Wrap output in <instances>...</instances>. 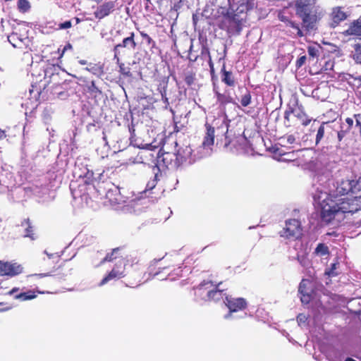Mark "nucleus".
<instances>
[{"label":"nucleus","mask_w":361,"mask_h":361,"mask_svg":"<svg viewBox=\"0 0 361 361\" xmlns=\"http://www.w3.org/2000/svg\"><path fill=\"white\" fill-rule=\"evenodd\" d=\"M357 200L328 197L322 204L320 217L326 224L336 220L341 221L345 218L346 214H353L359 210Z\"/></svg>","instance_id":"nucleus-1"},{"label":"nucleus","mask_w":361,"mask_h":361,"mask_svg":"<svg viewBox=\"0 0 361 361\" xmlns=\"http://www.w3.org/2000/svg\"><path fill=\"white\" fill-rule=\"evenodd\" d=\"M177 142H175L176 149L173 152L165 151L162 147L159 152L158 162L170 169H178L185 164L191 157L192 149L188 146L180 147L178 149Z\"/></svg>","instance_id":"nucleus-2"},{"label":"nucleus","mask_w":361,"mask_h":361,"mask_svg":"<svg viewBox=\"0 0 361 361\" xmlns=\"http://www.w3.org/2000/svg\"><path fill=\"white\" fill-rule=\"evenodd\" d=\"M218 13L221 15L218 27L225 30L229 37L240 34L244 22L243 16L235 14L233 7H220Z\"/></svg>","instance_id":"nucleus-3"},{"label":"nucleus","mask_w":361,"mask_h":361,"mask_svg":"<svg viewBox=\"0 0 361 361\" xmlns=\"http://www.w3.org/2000/svg\"><path fill=\"white\" fill-rule=\"evenodd\" d=\"M61 68L59 65L49 64L44 70V80L47 83L43 85V89L37 87V85H32V89L30 92H33L36 89L39 97L44 99H48V92L53 88H58L60 85L59 72Z\"/></svg>","instance_id":"nucleus-4"},{"label":"nucleus","mask_w":361,"mask_h":361,"mask_svg":"<svg viewBox=\"0 0 361 361\" xmlns=\"http://www.w3.org/2000/svg\"><path fill=\"white\" fill-rule=\"evenodd\" d=\"M279 235L285 239H299L302 235L301 222L295 219L286 221L285 227L279 232Z\"/></svg>","instance_id":"nucleus-5"},{"label":"nucleus","mask_w":361,"mask_h":361,"mask_svg":"<svg viewBox=\"0 0 361 361\" xmlns=\"http://www.w3.org/2000/svg\"><path fill=\"white\" fill-rule=\"evenodd\" d=\"M224 302L229 310V314L226 316V318H228L231 313L244 310L247 307V302L243 298H234L231 295H226Z\"/></svg>","instance_id":"nucleus-6"},{"label":"nucleus","mask_w":361,"mask_h":361,"mask_svg":"<svg viewBox=\"0 0 361 361\" xmlns=\"http://www.w3.org/2000/svg\"><path fill=\"white\" fill-rule=\"evenodd\" d=\"M125 263L116 264L113 269L100 281L99 286H104L112 280H118L126 276L125 273Z\"/></svg>","instance_id":"nucleus-7"},{"label":"nucleus","mask_w":361,"mask_h":361,"mask_svg":"<svg viewBox=\"0 0 361 361\" xmlns=\"http://www.w3.org/2000/svg\"><path fill=\"white\" fill-rule=\"evenodd\" d=\"M23 268L20 264L0 261V276L13 277L23 272Z\"/></svg>","instance_id":"nucleus-8"},{"label":"nucleus","mask_w":361,"mask_h":361,"mask_svg":"<svg viewBox=\"0 0 361 361\" xmlns=\"http://www.w3.org/2000/svg\"><path fill=\"white\" fill-rule=\"evenodd\" d=\"M127 255L126 252L125 246H121L111 250L110 252L106 253V256L101 261V264H104L107 262H112L117 259H119L120 263H124Z\"/></svg>","instance_id":"nucleus-9"},{"label":"nucleus","mask_w":361,"mask_h":361,"mask_svg":"<svg viewBox=\"0 0 361 361\" xmlns=\"http://www.w3.org/2000/svg\"><path fill=\"white\" fill-rule=\"evenodd\" d=\"M115 1H105L97 8L94 12V16L97 19L102 20L112 13L115 11Z\"/></svg>","instance_id":"nucleus-10"},{"label":"nucleus","mask_w":361,"mask_h":361,"mask_svg":"<svg viewBox=\"0 0 361 361\" xmlns=\"http://www.w3.org/2000/svg\"><path fill=\"white\" fill-rule=\"evenodd\" d=\"M135 33L130 32V36L126 37L123 39L121 43L116 44L114 48V59H116L117 61H119L118 55L120 54V49L125 47H130L133 49H135L137 47V44L134 39Z\"/></svg>","instance_id":"nucleus-11"},{"label":"nucleus","mask_w":361,"mask_h":361,"mask_svg":"<svg viewBox=\"0 0 361 361\" xmlns=\"http://www.w3.org/2000/svg\"><path fill=\"white\" fill-rule=\"evenodd\" d=\"M208 284H211L212 286H214L212 281H204L202 283H200V286H206ZM221 284V282H219L214 285L215 288L207 292V296L209 300H213V301H219L221 299L223 298L224 295V290L219 288V286Z\"/></svg>","instance_id":"nucleus-12"},{"label":"nucleus","mask_w":361,"mask_h":361,"mask_svg":"<svg viewBox=\"0 0 361 361\" xmlns=\"http://www.w3.org/2000/svg\"><path fill=\"white\" fill-rule=\"evenodd\" d=\"M302 20V27L307 32L316 29V23L317 17L312 12L298 15Z\"/></svg>","instance_id":"nucleus-13"},{"label":"nucleus","mask_w":361,"mask_h":361,"mask_svg":"<svg viewBox=\"0 0 361 361\" xmlns=\"http://www.w3.org/2000/svg\"><path fill=\"white\" fill-rule=\"evenodd\" d=\"M315 0H297L295 4L297 15L312 12Z\"/></svg>","instance_id":"nucleus-14"},{"label":"nucleus","mask_w":361,"mask_h":361,"mask_svg":"<svg viewBox=\"0 0 361 361\" xmlns=\"http://www.w3.org/2000/svg\"><path fill=\"white\" fill-rule=\"evenodd\" d=\"M296 107H293V110L294 112H293V114L300 121L301 123L304 126H308L310 122L312 121V119L309 118L307 114L304 110V108L302 105L297 104Z\"/></svg>","instance_id":"nucleus-15"},{"label":"nucleus","mask_w":361,"mask_h":361,"mask_svg":"<svg viewBox=\"0 0 361 361\" xmlns=\"http://www.w3.org/2000/svg\"><path fill=\"white\" fill-rule=\"evenodd\" d=\"M221 78L222 82L228 87H234L236 84L235 76L232 71L226 69V65L224 64L221 71Z\"/></svg>","instance_id":"nucleus-16"},{"label":"nucleus","mask_w":361,"mask_h":361,"mask_svg":"<svg viewBox=\"0 0 361 361\" xmlns=\"http://www.w3.org/2000/svg\"><path fill=\"white\" fill-rule=\"evenodd\" d=\"M308 283V280L302 279L298 287V292L300 294V300L304 304H308L312 298L311 294L307 290V284Z\"/></svg>","instance_id":"nucleus-17"},{"label":"nucleus","mask_w":361,"mask_h":361,"mask_svg":"<svg viewBox=\"0 0 361 361\" xmlns=\"http://www.w3.org/2000/svg\"><path fill=\"white\" fill-rule=\"evenodd\" d=\"M205 128L207 132L204 137L202 145L205 147H209L214 145V128L212 127L209 123H205Z\"/></svg>","instance_id":"nucleus-18"},{"label":"nucleus","mask_w":361,"mask_h":361,"mask_svg":"<svg viewBox=\"0 0 361 361\" xmlns=\"http://www.w3.org/2000/svg\"><path fill=\"white\" fill-rule=\"evenodd\" d=\"M145 269L142 267L140 264L138 263H136L133 270L129 273L130 276L131 277H133L135 280L136 281L135 284H140L142 281L144 279V274H145Z\"/></svg>","instance_id":"nucleus-19"},{"label":"nucleus","mask_w":361,"mask_h":361,"mask_svg":"<svg viewBox=\"0 0 361 361\" xmlns=\"http://www.w3.org/2000/svg\"><path fill=\"white\" fill-rule=\"evenodd\" d=\"M331 16V26L333 27H336L341 21H343L347 18L346 13L344 11H343L340 7H337L334 9Z\"/></svg>","instance_id":"nucleus-20"},{"label":"nucleus","mask_w":361,"mask_h":361,"mask_svg":"<svg viewBox=\"0 0 361 361\" xmlns=\"http://www.w3.org/2000/svg\"><path fill=\"white\" fill-rule=\"evenodd\" d=\"M44 292L39 290H30L27 292L20 293L15 295V299L20 300L21 301H26L35 299L37 298V294H43Z\"/></svg>","instance_id":"nucleus-21"},{"label":"nucleus","mask_w":361,"mask_h":361,"mask_svg":"<svg viewBox=\"0 0 361 361\" xmlns=\"http://www.w3.org/2000/svg\"><path fill=\"white\" fill-rule=\"evenodd\" d=\"M344 33L346 35H354L361 37V20L353 21Z\"/></svg>","instance_id":"nucleus-22"},{"label":"nucleus","mask_w":361,"mask_h":361,"mask_svg":"<svg viewBox=\"0 0 361 361\" xmlns=\"http://www.w3.org/2000/svg\"><path fill=\"white\" fill-rule=\"evenodd\" d=\"M21 226L25 227V233L24 235L25 237L29 238L31 240H35L36 235L35 233L34 226L32 225V223L30 219H25L21 222Z\"/></svg>","instance_id":"nucleus-23"},{"label":"nucleus","mask_w":361,"mask_h":361,"mask_svg":"<svg viewBox=\"0 0 361 361\" xmlns=\"http://www.w3.org/2000/svg\"><path fill=\"white\" fill-rule=\"evenodd\" d=\"M353 190L351 182L348 180H342L336 188V192L341 195L348 194Z\"/></svg>","instance_id":"nucleus-24"},{"label":"nucleus","mask_w":361,"mask_h":361,"mask_svg":"<svg viewBox=\"0 0 361 361\" xmlns=\"http://www.w3.org/2000/svg\"><path fill=\"white\" fill-rule=\"evenodd\" d=\"M216 96L217 102L221 105L225 106L228 104L235 103L233 97H231L228 94L220 93L219 92H216Z\"/></svg>","instance_id":"nucleus-25"},{"label":"nucleus","mask_w":361,"mask_h":361,"mask_svg":"<svg viewBox=\"0 0 361 361\" xmlns=\"http://www.w3.org/2000/svg\"><path fill=\"white\" fill-rule=\"evenodd\" d=\"M250 7L247 3V1L242 0V2L239 4V6L233 9V12L235 14L240 15L241 16H243V20H245L246 13L247 11H249Z\"/></svg>","instance_id":"nucleus-26"},{"label":"nucleus","mask_w":361,"mask_h":361,"mask_svg":"<svg viewBox=\"0 0 361 361\" xmlns=\"http://www.w3.org/2000/svg\"><path fill=\"white\" fill-rule=\"evenodd\" d=\"M169 77H162L158 81L157 90L160 94L166 93L169 84Z\"/></svg>","instance_id":"nucleus-27"},{"label":"nucleus","mask_w":361,"mask_h":361,"mask_svg":"<svg viewBox=\"0 0 361 361\" xmlns=\"http://www.w3.org/2000/svg\"><path fill=\"white\" fill-rule=\"evenodd\" d=\"M87 92L95 98L102 94V91L96 85L94 80L91 81L90 84L87 85Z\"/></svg>","instance_id":"nucleus-28"},{"label":"nucleus","mask_w":361,"mask_h":361,"mask_svg":"<svg viewBox=\"0 0 361 361\" xmlns=\"http://www.w3.org/2000/svg\"><path fill=\"white\" fill-rule=\"evenodd\" d=\"M200 56L202 59L207 60V62L212 61L209 48L207 43L202 44L201 47Z\"/></svg>","instance_id":"nucleus-29"},{"label":"nucleus","mask_w":361,"mask_h":361,"mask_svg":"<svg viewBox=\"0 0 361 361\" xmlns=\"http://www.w3.org/2000/svg\"><path fill=\"white\" fill-rule=\"evenodd\" d=\"M30 7V4L27 0H18L17 2V8L20 13L27 12Z\"/></svg>","instance_id":"nucleus-30"},{"label":"nucleus","mask_w":361,"mask_h":361,"mask_svg":"<svg viewBox=\"0 0 361 361\" xmlns=\"http://www.w3.org/2000/svg\"><path fill=\"white\" fill-rule=\"evenodd\" d=\"M326 125V122H323L320 126L319 127L315 139V144L317 145L321 140L324 138L325 134V126Z\"/></svg>","instance_id":"nucleus-31"},{"label":"nucleus","mask_w":361,"mask_h":361,"mask_svg":"<svg viewBox=\"0 0 361 361\" xmlns=\"http://www.w3.org/2000/svg\"><path fill=\"white\" fill-rule=\"evenodd\" d=\"M252 95L249 90H246V92L243 94L240 99V104L243 107H246L251 104Z\"/></svg>","instance_id":"nucleus-32"},{"label":"nucleus","mask_w":361,"mask_h":361,"mask_svg":"<svg viewBox=\"0 0 361 361\" xmlns=\"http://www.w3.org/2000/svg\"><path fill=\"white\" fill-rule=\"evenodd\" d=\"M140 35L142 37V39L145 41V43L148 46H151V48L156 47V42L153 39L144 31H140Z\"/></svg>","instance_id":"nucleus-33"},{"label":"nucleus","mask_w":361,"mask_h":361,"mask_svg":"<svg viewBox=\"0 0 361 361\" xmlns=\"http://www.w3.org/2000/svg\"><path fill=\"white\" fill-rule=\"evenodd\" d=\"M315 253L322 256L329 254V248L324 243H319L315 248Z\"/></svg>","instance_id":"nucleus-34"},{"label":"nucleus","mask_w":361,"mask_h":361,"mask_svg":"<svg viewBox=\"0 0 361 361\" xmlns=\"http://www.w3.org/2000/svg\"><path fill=\"white\" fill-rule=\"evenodd\" d=\"M338 263H333L331 264V267L325 271V274L329 276V277L336 276L338 275V273L336 270L338 268Z\"/></svg>","instance_id":"nucleus-35"},{"label":"nucleus","mask_w":361,"mask_h":361,"mask_svg":"<svg viewBox=\"0 0 361 361\" xmlns=\"http://www.w3.org/2000/svg\"><path fill=\"white\" fill-rule=\"evenodd\" d=\"M286 25H287V26H289V27H291L295 29L297 31V35L298 37H301L304 36V34H303L302 31L300 30L299 25L298 23H295L293 21L287 20Z\"/></svg>","instance_id":"nucleus-36"},{"label":"nucleus","mask_w":361,"mask_h":361,"mask_svg":"<svg viewBox=\"0 0 361 361\" xmlns=\"http://www.w3.org/2000/svg\"><path fill=\"white\" fill-rule=\"evenodd\" d=\"M293 110L292 106H288V109L284 112V119H285V125L286 126H290V116L293 114Z\"/></svg>","instance_id":"nucleus-37"},{"label":"nucleus","mask_w":361,"mask_h":361,"mask_svg":"<svg viewBox=\"0 0 361 361\" xmlns=\"http://www.w3.org/2000/svg\"><path fill=\"white\" fill-rule=\"evenodd\" d=\"M195 80V74L194 73H188L184 79L185 82L188 86H191Z\"/></svg>","instance_id":"nucleus-38"},{"label":"nucleus","mask_w":361,"mask_h":361,"mask_svg":"<svg viewBox=\"0 0 361 361\" xmlns=\"http://www.w3.org/2000/svg\"><path fill=\"white\" fill-rule=\"evenodd\" d=\"M307 52L310 57H312V59L317 58L319 56V50L315 47H308Z\"/></svg>","instance_id":"nucleus-39"},{"label":"nucleus","mask_w":361,"mask_h":361,"mask_svg":"<svg viewBox=\"0 0 361 361\" xmlns=\"http://www.w3.org/2000/svg\"><path fill=\"white\" fill-rule=\"evenodd\" d=\"M349 133L348 129L344 128V125L341 124V130L338 131V140L339 142H341L343 139L345 137V135Z\"/></svg>","instance_id":"nucleus-40"},{"label":"nucleus","mask_w":361,"mask_h":361,"mask_svg":"<svg viewBox=\"0 0 361 361\" xmlns=\"http://www.w3.org/2000/svg\"><path fill=\"white\" fill-rule=\"evenodd\" d=\"M60 257L55 254L47 255V258H44V262H59Z\"/></svg>","instance_id":"nucleus-41"},{"label":"nucleus","mask_w":361,"mask_h":361,"mask_svg":"<svg viewBox=\"0 0 361 361\" xmlns=\"http://www.w3.org/2000/svg\"><path fill=\"white\" fill-rule=\"evenodd\" d=\"M120 72L122 75L126 76H130L131 73L130 71V68L128 67H124V64L122 63L120 65Z\"/></svg>","instance_id":"nucleus-42"},{"label":"nucleus","mask_w":361,"mask_h":361,"mask_svg":"<svg viewBox=\"0 0 361 361\" xmlns=\"http://www.w3.org/2000/svg\"><path fill=\"white\" fill-rule=\"evenodd\" d=\"M157 184V174H155L154 179L151 181H149L146 186V190H152Z\"/></svg>","instance_id":"nucleus-43"},{"label":"nucleus","mask_w":361,"mask_h":361,"mask_svg":"<svg viewBox=\"0 0 361 361\" xmlns=\"http://www.w3.org/2000/svg\"><path fill=\"white\" fill-rule=\"evenodd\" d=\"M306 56H302L296 61L295 66L297 68L302 67L306 61Z\"/></svg>","instance_id":"nucleus-44"},{"label":"nucleus","mask_w":361,"mask_h":361,"mask_svg":"<svg viewBox=\"0 0 361 361\" xmlns=\"http://www.w3.org/2000/svg\"><path fill=\"white\" fill-rule=\"evenodd\" d=\"M72 27V23L71 20L65 21L64 23L59 24V29L63 30L71 28Z\"/></svg>","instance_id":"nucleus-45"},{"label":"nucleus","mask_w":361,"mask_h":361,"mask_svg":"<svg viewBox=\"0 0 361 361\" xmlns=\"http://www.w3.org/2000/svg\"><path fill=\"white\" fill-rule=\"evenodd\" d=\"M192 47H193V44L191 43L189 50H188L189 51L188 59L190 62L194 63L197 60L199 56H192L191 52H192Z\"/></svg>","instance_id":"nucleus-46"},{"label":"nucleus","mask_w":361,"mask_h":361,"mask_svg":"<svg viewBox=\"0 0 361 361\" xmlns=\"http://www.w3.org/2000/svg\"><path fill=\"white\" fill-rule=\"evenodd\" d=\"M345 123L347 124V126L346 127L344 126V128L348 129V130L350 132V130H351V128L353 126L354 121L352 118H346Z\"/></svg>","instance_id":"nucleus-47"},{"label":"nucleus","mask_w":361,"mask_h":361,"mask_svg":"<svg viewBox=\"0 0 361 361\" xmlns=\"http://www.w3.org/2000/svg\"><path fill=\"white\" fill-rule=\"evenodd\" d=\"M169 268V266H165V265H161V264H159L157 269H158V271H155L153 273V275L154 276H156L158 274H159L161 271H164V270H166V269H168Z\"/></svg>","instance_id":"nucleus-48"},{"label":"nucleus","mask_w":361,"mask_h":361,"mask_svg":"<svg viewBox=\"0 0 361 361\" xmlns=\"http://www.w3.org/2000/svg\"><path fill=\"white\" fill-rule=\"evenodd\" d=\"M360 114H354V118H355V126L358 128H361V121L360 120Z\"/></svg>","instance_id":"nucleus-49"},{"label":"nucleus","mask_w":361,"mask_h":361,"mask_svg":"<svg viewBox=\"0 0 361 361\" xmlns=\"http://www.w3.org/2000/svg\"><path fill=\"white\" fill-rule=\"evenodd\" d=\"M161 99H162L163 102L166 105V107H167V106L169 105V99L166 96V93H162V94H161Z\"/></svg>","instance_id":"nucleus-50"},{"label":"nucleus","mask_w":361,"mask_h":361,"mask_svg":"<svg viewBox=\"0 0 361 361\" xmlns=\"http://www.w3.org/2000/svg\"><path fill=\"white\" fill-rule=\"evenodd\" d=\"M7 134L6 130H3L0 128V140L6 138Z\"/></svg>","instance_id":"nucleus-51"},{"label":"nucleus","mask_w":361,"mask_h":361,"mask_svg":"<svg viewBox=\"0 0 361 361\" xmlns=\"http://www.w3.org/2000/svg\"><path fill=\"white\" fill-rule=\"evenodd\" d=\"M295 141V137L293 135H290L287 137V142L288 144H293Z\"/></svg>","instance_id":"nucleus-52"},{"label":"nucleus","mask_w":361,"mask_h":361,"mask_svg":"<svg viewBox=\"0 0 361 361\" xmlns=\"http://www.w3.org/2000/svg\"><path fill=\"white\" fill-rule=\"evenodd\" d=\"M228 129H227L226 133H225V139H226V142H225V145L227 146L228 145L231 144V139L229 138V136H228Z\"/></svg>","instance_id":"nucleus-53"},{"label":"nucleus","mask_w":361,"mask_h":361,"mask_svg":"<svg viewBox=\"0 0 361 361\" xmlns=\"http://www.w3.org/2000/svg\"><path fill=\"white\" fill-rule=\"evenodd\" d=\"M208 64H209V66L210 68L211 73L212 74L214 73V65L213 61H209Z\"/></svg>","instance_id":"nucleus-54"},{"label":"nucleus","mask_w":361,"mask_h":361,"mask_svg":"<svg viewBox=\"0 0 361 361\" xmlns=\"http://www.w3.org/2000/svg\"><path fill=\"white\" fill-rule=\"evenodd\" d=\"M357 59L360 60L361 62V45L359 47V49H357Z\"/></svg>","instance_id":"nucleus-55"},{"label":"nucleus","mask_w":361,"mask_h":361,"mask_svg":"<svg viewBox=\"0 0 361 361\" xmlns=\"http://www.w3.org/2000/svg\"><path fill=\"white\" fill-rule=\"evenodd\" d=\"M18 290H19V288H18L15 287V288H12V289L8 292V294H9V295H12V294H13L14 293L17 292Z\"/></svg>","instance_id":"nucleus-56"},{"label":"nucleus","mask_w":361,"mask_h":361,"mask_svg":"<svg viewBox=\"0 0 361 361\" xmlns=\"http://www.w3.org/2000/svg\"><path fill=\"white\" fill-rule=\"evenodd\" d=\"M79 63L81 64V65H85L87 63V61L85 60H80L79 61Z\"/></svg>","instance_id":"nucleus-57"},{"label":"nucleus","mask_w":361,"mask_h":361,"mask_svg":"<svg viewBox=\"0 0 361 361\" xmlns=\"http://www.w3.org/2000/svg\"><path fill=\"white\" fill-rule=\"evenodd\" d=\"M345 361H355L354 359L351 358V357H348L345 359Z\"/></svg>","instance_id":"nucleus-58"},{"label":"nucleus","mask_w":361,"mask_h":361,"mask_svg":"<svg viewBox=\"0 0 361 361\" xmlns=\"http://www.w3.org/2000/svg\"><path fill=\"white\" fill-rule=\"evenodd\" d=\"M163 260V262H166V260L164 259V258L161 259H158L156 261L157 263H159L160 262H161Z\"/></svg>","instance_id":"nucleus-59"},{"label":"nucleus","mask_w":361,"mask_h":361,"mask_svg":"<svg viewBox=\"0 0 361 361\" xmlns=\"http://www.w3.org/2000/svg\"><path fill=\"white\" fill-rule=\"evenodd\" d=\"M281 20H282V21H286V22H287V20H286V18H281Z\"/></svg>","instance_id":"nucleus-60"},{"label":"nucleus","mask_w":361,"mask_h":361,"mask_svg":"<svg viewBox=\"0 0 361 361\" xmlns=\"http://www.w3.org/2000/svg\"><path fill=\"white\" fill-rule=\"evenodd\" d=\"M110 193V191L109 190L108 192L106 193V197H109V194Z\"/></svg>","instance_id":"nucleus-61"},{"label":"nucleus","mask_w":361,"mask_h":361,"mask_svg":"<svg viewBox=\"0 0 361 361\" xmlns=\"http://www.w3.org/2000/svg\"><path fill=\"white\" fill-rule=\"evenodd\" d=\"M80 21L79 18H76V22L78 23Z\"/></svg>","instance_id":"nucleus-62"},{"label":"nucleus","mask_w":361,"mask_h":361,"mask_svg":"<svg viewBox=\"0 0 361 361\" xmlns=\"http://www.w3.org/2000/svg\"><path fill=\"white\" fill-rule=\"evenodd\" d=\"M171 111L173 114H174L173 110V109H171Z\"/></svg>","instance_id":"nucleus-63"}]
</instances>
